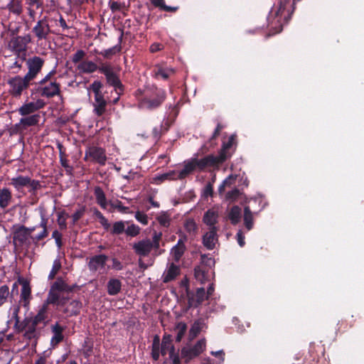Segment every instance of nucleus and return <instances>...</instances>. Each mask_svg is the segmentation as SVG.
Returning a JSON list of instances; mask_svg holds the SVG:
<instances>
[{
  "label": "nucleus",
  "mask_w": 364,
  "mask_h": 364,
  "mask_svg": "<svg viewBox=\"0 0 364 364\" xmlns=\"http://www.w3.org/2000/svg\"><path fill=\"white\" fill-rule=\"evenodd\" d=\"M205 348V339H200L191 348L183 347L181 349V355L183 358H188V360L193 359L198 356L203 352Z\"/></svg>",
  "instance_id": "9b49d317"
},
{
  "label": "nucleus",
  "mask_w": 364,
  "mask_h": 364,
  "mask_svg": "<svg viewBox=\"0 0 364 364\" xmlns=\"http://www.w3.org/2000/svg\"><path fill=\"white\" fill-rule=\"evenodd\" d=\"M32 32L36 37L37 41L48 39V36L51 33V30L48 23L47 18L44 17L39 20L33 28Z\"/></svg>",
  "instance_id": "0eeeda50"
},
{
  "label": "nucleus",
  "mask_w": 364,
  "mask_h": 364,
  "mask_svg": "<svg viewBox=\"0 0 364 364\" xmlns=\"http://www.w3.org/2000/svg\"><path fill=\"white\" fill-rule=\"evenodd\" d=\"M287 22L288 21L279 17H276V16L273 14L269 18V26L270 28L274 31V33H277L282 31L284 24Z\"/></svg>",
  "instance_id": "c756f323"
},
{
  "label": "nucleus",
  "mask_w": 364,
  "mask_h": 364,
  "mask_svg": "<svg viewBox=\"0 0 364 364\" xmlns=\"http://www.w3.org/2000/svg\"><path fill=\"white\" fill-rule=\"evenodd\" d=\"M186 294L188 298L187 309L197 308L206 299L205 291L203 287L198 288L196 293L187 289Z\"/></svg>",
  "instance_id": "6e6552de"
},
{
  "label": "nucleus",
  "mask_w": 364,
  "mask_h": 364,
  "mask_svg": "<svg viewBox=\"0 0 364 364\" xmlns=\"http://www.w3.org/2000/svg\"><path fill=\"white\" fill-rule=\"evenodd\" d=\"M151 4L156 8L168 12H175L178 7L166 6L164 0H149Z\"/></svg>",
  "instance_id": "58836bf2"
},
{
  "label": "nucleus",
  "mask_w": 364,
  "mask_h": 364,
  "mask_svg": "<svg viewBox=\"0 0 364 364\" xmlns=\"http://www.w3.org/2000/svg\"><path fill=\"white\" fill-rule=\"evenodd\" d=\"M90 88L95 94V96L102 95L100 90L102 88V83L100 81L95 80L90 85Z\"/></svg>",
  "instance_id": "680f3d73"
},
{
  "label": "nucleus",
  "mask_w": 364,
  "mask_h": 364,
  "mask_svg": "<svg viewBox=\"0 0 364 364\" xmlns=\"http://www.w3.org/2000/svg\"><path fill=\"white\" fill-rule=\"evenodd\" d=\"M108 257L105 255H98L92 257L88 262V268L91 272H96L99 267H105Z\"/></svg>",
  "instance_id": "aec40b11"
},
{
  "label": "nucleus",
  "mask_w": 364,
  "mask_h": 364,
  "mask_svg": "<svg viewBox=\"0 0 364 364\" xmlns=\"http://www.w3.org/2000/svg\"><path fill=\"white\" fill-rule=\"evenodd\" d=\"M46 103L42 100H38L36 102H29L24 103L18 109V112L23 117L32 115L36 114V112L43 108Z\"/></svg>",
  "instance_id": "f8f14e48"
},
{
  "label": "nucleus",
  "mask_w": 364,
  "mask_h": 364,
  "mask_svg": "<svg viewBox=\"0 0 364 364\" xmlns=\"http://www.w3.org/2000/svg\"><path fill=\"white\" fill-rule=\"evenodd\" d=\"M228 218L232 225H237L241 218V208L238 205H234L231 208Z\"/></svg>",
  "instance_id": "c9c22d12"
},
{
  "label": "nucleus",
  "mask_w": 364,
  "mask_h": 364,
  "mask_svg": "<svg viewBox=\"0 0 364 364\" xmlns=\"http://www.w3.org/2000/svg\"><path fill=\"white\" fill-rule=\"evenodd\" d=\"M122 283L116 278H111L107 283V291L110 296L117 295L122 290Z\"/></svg>",
  "instance_id": "a878e982"
},
{
  "label": "nucleus",
  "mask_w": 364,
  "mask_h": 364,
  "mask_svg": "<svg viewBox=\"0 0 364 364\" xmlns=\"http://www.w3.org/2000/svg\"><path fill=\"white\" fill-rule=\"evenodd\" d=\"M47 223H48V219L46 218L45 217L42 216L41 221L39 226L43 228V231L41 233H39L38 235L36 236L35 239L37 241H41V240H43L44 238H46V237H48V229H47Z\"/></svg>",
  "instance_id": "49530a36"
},
{
  "label": "nucleus",
  "mask_w": 364,
  "mask_h": 364,
  "mask_svg": "<svg viewBox=\"0 0 364 364\" xmlns=\"http://www.w3.org/2000/svg\"><path fill=\"white\" fill-rule=\"evenodd\" d=\"M61 268V263L58 259L54 260L52 269L48 275V279H53Z\"/></svg>",
  "instance_id": "8fccbe9b"
},
{
  "label": "nucleus",
  "mask_w": 364,
  "mask_h": 364,
  "mask_svg": "<svg viewBox=\"0 0 364 364\" xmlns=\"http://www.w3.org/2000/svg\"><path fill=\"white\" fill-rule=\"evenodd\" d=\"M151 240L143 239L137 242L134 243L132 248L138 256L145 257L151 253Z\"/></svg>",
  "instance_id": "2eb2a0df"
},
{
  "label": "nucleus",
  "mask_w": 364,
  "mask_h": 364,
  "mask_svg": "<svg viewBox=\"0 0 364 364\" xmlns=\"http://www.w3.org/2000/svg\"><path fill=\"white\" fill-rule=\"evenodd\" d=\"M48 304L45 301L42 306L39 308L38 313L33 317H30V321L33 322L35 325H39L41 323L43 324L45 326L47 324L46 320L48 319Z\"/></svg>",
  "instance_id": "dca6fc26"
},
{
  "label": "nucleus",
  "mask_w": 364,
  "mask_h": 364,
  "mask_svg": "<svg viewBox=\"0 0 364 364\" xmlns=\"http://www.w3.org/2000/svg\"><path fill=\"white\" fill-rule=\"evenodd\" d=\"M180 274V268L178 265L171 263L168 269L164 273L163 282L168 283L174 280Z\"/></svg>",
  "instance_id": "bb28decb"
},
{
  "label": "nucleus",
  "mask_w": 364,
  "mask_h": 364,
  "mask_svg": "<svg viewBox=\"0 0 364 364\" xmlns=\"http://www.w3.org/2000/svg\"><path fill=\"white\" fill-rule=\"evenodd\" d=\"M290 1L291 0H279L278 8L274 11V15H275L276 17H279L289 21L292 13L290 8H288L289 6Z\"/></svg>",
  "instance_id": "a211bd4d"
},
{
  "label": "nucleus",
  "mask_w": 364,
  "mask_h": 364,
  "mask_svg": "<svg viewBox=\"0 0 364 364\" xmlns=\"http://www.w3.org/2000/svg\"><path fill=\"white\" fill-rule=\"evenodd\" d=\"M153 75L156 79L166 80V79H168L169 75L166 72V70H154V73L153 74Z\"/></svg>",
  "instance_id": "69168bd1"
},
{
  "label": "nucleus",
  "mask_w": 364,
  "mask_h": 364,
  "mask_svg": "<svg viewBox=\"0 0 364 364\" xmlns=\"http://www.w3.org/2000/svg\"><path fill=\"white\" fill-rule=\"evenodd\" d=\"M171 342L172 340L171 335H165L163 337L161 346V353L162 355H165L168 353H169L170 351H172V348H175Z\"/></svg>",
  "instance_id": "f704fd0d"
},
{
  "label": "nucleus",
  "mask_w": 364,
  "mask_h": 364,
  "mask_svg": "<svg viewBox=\"0 0 364 364\" xmlns=\"http://www.w3.org/2000/svg\"><path fill=\"white\" fill-rule=\"evenodd\" d=\"M85 161H91L104 166L107 161L105 150L102 147L88 144L85 151Z\"/></svg>",
  "instance_id": "20e7f679"
},
{
  "label": "nucleus",
  "mask_w": 364,
  "mask_h": 364,
  "mask_svg": "<svg viewBox=\"0 0 364 364\" xmlns=\"http://www.w3.org/2000/svg\"><path fill=\"white\" fill-rule=\"evenodd\" d=\"M9 295V288L6 284L0 287V307L6 301Z\"/></svg>",
  "instance_id": "09e8293b"
},
{
  "label": "nucleus",
  "mask_w": 364,
  "mask_h": 364,
  "mask_svg": "<svg viewBox=\"0 0 364 364\" xmlns=\"http://www.w3.org/2000/svg\"><path fill=\"white\" fill-rule=\"evenodd\" d=\"M161 237H162V233L161 232H157L154 231L153 236H152V240H151V250H154V254L156 255H160L164 252V250L159 249L160 240H161Z\"/></svg>",
  "instance_id": "72a5a7b5"
},
{
  "label": "nucleus",
  "mask_w": 364,
  "mask_h": 364,
  "mask_svg": "<svg viewBox=\"0 0 364 364\" xmlns=\"http://www.w3.org/2000/svg\"><path fill=\"white\" fill-rule=\"evenodd\" d=\"M60 163L61 166L65 168L66 173L68 175H72L73 171V167L69 164V161L67 159V156L60 157Z\"/></svg>",
  "instance_id": "6e6d98bb"
},
{
  "label": "nucleus",
  "mask_w": 364,
  "mask_h": 364,
  "mask_svg": "<svg viewBox=\"0 0 364 364\" xmlns=\"http://www.w3.org/2000/svg\"><path fill=\"white\" fill-rule=\"evenodd\" d=\"M235 140V136L231 135L228 141H224L220 151H219L218 156L224 158V162L232 156V153L230 152V149L232 148Z\"/></svg>",
  "instance_id": "cd10ccee"
},
{
  "label": "nucleus",
  "mask_w": 364,
  "mask_h": 364,
  "mask_svg": "<svg viewBox=\"0 0 364 364\" xmlns=\"http://www.w3.org/2000/svg\"><path fill=\"white\" fill-rule=\"evenodd\" d=\"M37 90L41 97L50 98L59 94L60 85L55 82H51L48 85L38 87Z\"/></svg>",
  "instance_id": "f3484780"
},
{
  "label": "nucleus",
  "mask_w": 364,
  "mask_h": 364,
  "mask_svg": "<svg viewBox=\"0 0 364 364\" xmlns=\"http://www.w3.org/2000/svg\"><path fill=\"white\" fill-rule=\"evenodd\" d=\"M205 326L204 321L201 318L196 320L193 324L192 325L189 333L192 337H196L200 332L202 331L203 328Z\"/></svg>",
  "instance_id": "ea45409f"
},
{
  "label": "nucleus",
  "mask_w": 364,
  "mask_h": 364,
  "mask_svg": "<svg viewBox=\"0 0 364 364\" xmlns=\"http://www.w3.org/2000/svg\"><path fill=\"white\" fill-rule=\"evenodd\" d=\"M26 187H28L30 188L29 191H28L30 193H35V192L37 190L41 188V183H40V182L38 181L32 180L29 177V182H28V183Z\"/></svg>",
  "instance_id": "bf43d9fd"
},
{
  "label": "nucleus",
  "mask_w": 364,
  "mask_h": 364,
  "mask_svg": "<svg viewBox=\"0 0 364 364\" xmlns=\"http://www.w3.org/2000/svg\"><path fill=\"white\" fill-rule=\"evenodd\" d=\"M186 230L189 233H194L197 230V226L196 223L192 219H188L184 224Z\"/></svg>",
  "instance_id": "13d9d810"
},
{
  "label": "nucleus",
  "mask_w": 364,
  "mask_h": 364,
  "mask_svg": "<svg viewBox=\"0 0 364 364\" xmlns=\"http://www.w3.org/2000/svg\"><path fill=\"white\" fill-rule=\"evenodd\" d=\"M94 112L97 117L102 116L107 107V101L105 100L103 95L95 96V102L93 103Z\"/></svg>",
  "instance_id": "b1692460"
},
{
  "label": "nucleus",
  "mask_w": 364,
  "mask_h": 364,
  "mask_svg": "<svg viewBox=\"0 0 364 364\" xmlns=\"http://www.w3.org/2000/svg\"><path fill=\"white\" fill-rule=\"evenodd\" d=\"M86 210L85 206H82L80 209L76 210L72 215V223L75 225L85 214Z\"/></svg>",
  "instance_id": "4d7b16f0"
},
{
  "label": "nucleus",
  "mask_w": 364,
  "mask_h": 364,
  "mask_svg": "<svg viewBox=\"0 0 364 364\" xmlns=\"http://www.w3.org/2000/svg\"><path fill=\"white\" fill-rule=\"evenodd\" d=\"M156 220L164 228H168L170 225L171 219L168 215L166 213H163L160 215L157 216Z\"/></svg>",
  "instance_id": "864d4df0"
},
{
  "label": "nucleus",
  "mask_w": 364,
  "mask_h": 364,
  "mask_svg": "<svg viewBox=\"0 0 364 364\" xmlns=\"http://www.w3.org/2000/svg\"><path fill=\"white\" fill-rule=\"evenodd\" d=\"M196 162L198 169L201 171L208 167L218 168L224 163V158L218 155L209 154L200 159L196 158Z\"/></svg>",
  "instance_id": "423d86ee"
},
{
  "label": "nucleus",
  "mask_w": 364,
  "mask_h": 364,
  "mask_svg": "<svg viewBox=\"0 0 364 364\" xmlns=\"http://www.w3.org/2000/svg\"><path fill=\"white\" fill-rule=\"evenodd\" d=\"M52 237L55 239L57 247L60 249L63 247L62 234L57 230H54Z\"/></svg>",
  "instance_id": "0e129e2a"
},
{
  "label": "nucleus",
  "mask_w": 364,
  "mask_h": 364,
  "mask_svg": "<svg viewBox=\"0 0 364 364\" xmlns=\"http://www.w3.org/2000/svg\"><path fill=\"white\" fill-rule=\"evenodd\" d=\"M135 218L136 219L137 221H139V223L144 225H147L149 223L148 216L141 211L136 212Z\"/></svg>",
  "instance_id": "e2e57ef3"
},
{
  "label": "nucleus",
  "mask_w": 364,
  "mask_h": 364,
  "mask_svg": "<svg viewBox=\"0 0 364 364\" xmlns=\"http://www.w3.org/2000/svg\"><path fill=\"white\" fill-rule=\"evenodd\" d=\"M69 217V215L65 210L58 213L57 223L59 225L60 230H65L67 229L66 220Z\"/></svg>",
  "instance_id": "a18cd8bd"
},
{
  "label": "nucleus",
  "mask_w": 364,
  "mask_h": 364,
  "mask_svg": "<svg viewBox=\"0 0 364 364\" xmlns=\"http://www.w3.org/2000/svg\"><path fill=\"white\" fill-rule=\"evenodd\" d=\"M186 250V247L178 246V245L173 246L171 251L173 260L176 262H179Z\"/></svg>",
  "instance_id": "c03bdc74"
},
{
  "label": "nucleus",
  "mask_w": 364,
  "mask_h": 364,
  "mask_svg": "<svg viewBox=\"0 0 364 364\" xmlns=\"http://www.w3.org/2000/svg\"><path fill=\"white\" fill-rule=\"evenodd\" d=\"M218 228H209V231L203 237V244L208 250H213L218 241Z\"/></svg>",
  "instance_id": "6ab92c4d"
},
{
  "label": "nucleus",
  "mask_w": 364,
  "mask_h": 364,
  "mask_svg": "<svg viewBox=\"0 0 364 364\" xmlns=\"http://www.w3.org/2000/svg\"><path fill=\"white\" fill-rule=\"evenodd\" d=\"M151 134L154 139L158 141L161 138V135L164 134V133L163 132L160 127H156L153 129Z\"/></svg>",
  "instance_id": "774afa93"
},
{
  "label": "nucleus",
  "mask_w": 364,
  "mask_h": 364,
  "mask_svg": "<svg viewBox=\"0 0 364 364\" xmlns=\"http://www.w3.org/2000/svg\"><path fill=\"white\" fill-rule=\"evenodd\" d=\"M7 8L10 12L16 15H20L23 11L21 0H11L9 4L7 5Z\"/></svg>",
  "instance_id": "79ce46f5"
},
{
  "label": "nucleus",
  "mask_w": 364,
  "mask_h": 364,
  "mask_svg": "<svg viewBox=\"0 0 364 364\" xmlns=\"http://www.w3.org/2000/svg\"><path fill=\"white\" fill-rule=\"evenodd\" d=\"M29 182V177L18 176L15 178H12L9 184L14 187V188L20 191L24 187H26Z\"/></svg>",
  "instance_id": "2f4dec72"
},
{
  "label": "nucleus",
  "mask_w": 364,
  "mask_h": 364,
  "mask_svg": "<svg viewBox=\"0 0 364 364\" xmlns=\"http://www.w3.org/2000/svg\"><path fill=\"white\" fill-rule=\"evenodd\" d=\"M27 7L35 8L38 9L43 6L41 0H26Z\"/></svg>",
  "instance_id": "338daca9"
},
{
  "label": "nucleus",
  "mask_w": 364,
  "mask_h": 364,
  "mask_svg": "<svg viewBox=\"0 0 364 364\" xmlns=\"http://www.w3.org/2000/svg\"><path fill=\"white\" fill-rule=\"evenodd\" d=\"M31 42V36L26 34L23 36H18L13 37L9 42V48L18 56L22 55L21 60H25L26 53L28 49V45Z\"/></svg>",
  "instance_id": "7ed1b4c3"
},
{
  "label": "nucleus",
  "mask_w": 364,
  "mask_h": 364,
  "mask_svg": "<svg viewBox=\"0 0 364 364\" xmlns=\"http://www.w3.org/2000/svg\"><path fill=\"white\" fill-rule=\"evenodd\" d=\"M40 70H28V72L23 77H22V80L29 87L31 81L33 80L37 76Z\"/></svg>",
  "instance_id": "603ef678"
},
{
  "label": "nucleus",
  "mask_w": 364,
  "mask_h": 364,
  "mask_svg": "<svg viewBox=\"0 0 364 364\" xmlns=\"http://www.w3.org/2000/svg\"><path fill=\"white\" fill-rule=\"evenodd\" d=\"M136 96L141 109L154 110L164 103L166 98V92L162 88L152 86L146 87L144 91L138 90Z\"/></svg>",
  "instance_id": "f03ea898"
},
{
  "label": "nucleus",
  "mask_w": 364,
  "mask_h": 364,
  "mask_svg": "<svg viewBox=\"0 0 364 364\" xmlns=\"http://www.w3.org/2000/svg\"><path fill=\"white\" fill-rule=\"evenodd\" d=\"M140 230L141 228L138 225L132 224L125 229V234L127 236L136 237L140 233Z\"/></svg>",
  "instance_id": "3c124183"
},
{
  "label": "nucleus",
  "mask_w": 364,
  "mask_h": 364,
  "mask_svg": "<svg viewBox=\"0 0 364 364\" xmlns=\"http://www.w3.org/2000/svg\"><path fill=\"white\" fill-rule=\"evenodd\" d=\"M65 328L60 326L58 322L55 323L51 327L52 333H53V337L51 338L50 345L55 348L60 343H61L64 339V336L63 334Z\"/></svg>",
  "instance_id": "412c9836"
},
{
  "label": "nucleus",
  "mask_w": 364,
  "mask_h": 364,
  "mask_svg": "<svg viewBox=\"0 0 364 364\" xmlns=\"http://www.w3.org/2000/svg\"><path fill=\"white\" fill-rule=\"evenodd\" d=\"M41 119L39 114H33L32 115L26 116L22 117L18 124L14 125L12 128V133H17L20 129H26L29 127L36 126L38 124Z\"/></svg>",
  "instance_id": "4468645a"
},
{
  "label": "nucleus",
  "mask_w": 364,
  "mask_h": 364,
  "mask_svg": "<svg viewBox=\"0 0 364 364\" xmlns=\"http://www.w3.org/2000/svg\"><path fill=\"white\" fill-rule=\"evenodd\" d=\"M240 191L237 188H234L233 190L228 191L226 193V199L231 202L235 201L240 196Z\"/></svg>",
  "instance_id": "052dcab7"
},
{
  "label": "nucleus",
  "mask_w": 364,
  "mask_h": 364,
  "mask_svg": "<svg viewBox=\"0 0 364 364\" xmlns=\"http://www.w3.org/2000/svg\"><path fill=\"white\" fill-rule=\"evenodd\" d=\"M7 84L9 86V94L15 98H19L23 92L28 87L27 84L22 80V77L19 75L9 78Z\"/></svg>",
  "instance_id": "39448f33"
},
{
  "label": "nucleus",
  "mask_w": 364,
  "mask_h": 364,
  "mask_svg": "<svg viewBox=\"0 0 364 364\" xmlns=\"http://www.w3.org/2000/svg\"><path fill=\"white\" fill-rule=\"evenodd\" d=\"M27 228L24 225L19 226L14 232V241L16 245H22L27 240L28 232H26Z\"/></svg>",
  "instance_id": "393cba45"
},
{
  "label": "nucleus",
  "mask_w": 364,
  "mask_h": 364,
  "mask_svg": "<svg viewBox=\"0 0 364 364\" xmlns=\"http://www.w3.org/2000/svg\"><path fill=\"white\" fill-rule=\"evenodd\" d=\"M82 303L79 300H72L62 309V312L68 316H77L80 314Z\"/></svg>",
  "instance_id": "4be33fe9"
},
{
  "label": "nucleus",
  "mask_w": 364,
  "mask_h": 364,
  "mask_svg": "<svg viewBox=\"0 0 364 364\" xmlns=\"http://www.w3.org/2000/svg\"><path fill=\"white\" fill-rule=\"evenodd\" d=\"M18 283L21 285V290L20 294V303L26 309H29L30 302L32 299L31 287L30 282L23 278L18 279Z\"/></svg>",
  "instance_id": "1a4fd4ad"
},
{
  "label": "nucleus",
  "mask_w": 364,
  "mask_h": 364,
  "mask_svg": "<svg viewBox=\"0 0 364 364\" xmlns=\"http://www.w3.org/2000/svg\"><path fill=\"white\" fill-rule=\"evenodd\" d=\"M176 329L178 331L176 341L180 342L186 332L187 325L184 322H179L177 323Z\"/></svg>",
  "instance_id": "de8ad7c7"
},
{
  "label": "nucleus",
  "mask_w": 364,
  "mask_h": 364,
  "mask_svg": "<svg viewBox=\"0 0 364 364\" xmlns=\"http://www.w3.org/2000/svg\"><path fill=\"white\" fill-rule=\"evenodd\" d=\"M105 75L107 83L113 87L116 93L122 95L124 91V86L122 85L119 76L113 72V70H101Z\"/></svg>",
  "instance_id": "9d476101"
},
{
  "label": "nucleus",
  "mask_w": 364,
  "mask_h": 364,
  "mask_svg": "<svg viewBox=\"0 0 364 364\" xmlns=\"http://www.w3.org/2000/svg\"><path fill=\"white\" fill-rule=\"evenodd\" d=\"M176 175V172L175 171H171L168 173L156 176L153 178V183L159 185L166 180L178 179Z\"/></svg>",
  "instance_id": "e433bc0d"
},
{
  "label": "nucleus",
  "mask_w": 364,
  "mask_h": 364,
  "mask_svg": "<svg viewBox=\"0 0 364 364\" xmlns=\"http://www.w3.org/2000/svg\"><path fill=\"white\" fill-rule=\"evenodd\" d=\"M244 224L247 230H250L253 228V215L249 206L244 208Z\"/></svg>",
  "instance_id": "4c0bfd02"
},
{
  "label": "nucleus",
  "mask_w": 364,
  "mask_h": 364,
  "mask_svg": "<svg viewBox=\"0 0 364 364\" xmlns=\"http://www.w3.org/2000/svg\"><path fill=\"white\" fill-rule=\"evenodd\" d=\"M128 221L119 220L113 223L112 228L110 230L112 235H119L125 232V225L128 224Z\"/></svg>",
  "instance_id": "a19ab883"
},
{
  "label": "nucleus",
  "mask_w": 364,
  "mask_h": 364,
  "mask_svg": "<svg viewBox=\"0 0 364 364\" xmlns=\"http://www.w3.org/2000/svg\"><path fill=\"white\" fill-rule=\"evenodd\" d=\"M44 64V60L38 56L30 58L26 61L28 68H41Z\"/></svg>",
  "instance_id": "37998d69"
},
{
  "label": "nucleus",
  "mask_w": 364,
  "mask_h": 364,
  "mask_svg": "<svg viewBox=\"0 0 364 364\" xmlns=\"http://www.w3.org/2000/svg\"><path fill=\"white\" fill-rule=\"evenodd\" d=\"M12 201V193L8 188H0V208H6Z\"/></svg>",
  "instance_id": "c85d7f7f"
},
{
  "label": "nucleus",
  "mask_w": 364,
  "mask_h": 364,
  "mask_svg": "<svg viewBox=\"0 0 364 364\" xmlns=\"http://www.w3.org/2000/svg\"><path fill=\"white\" fill-rule=\"evenodd\" d=\"M94 195L95 196L97 203L101 207V208L106 209L107 206V201L102 188L100 186H95L94 189Z\"/></svg>",
  "instance_id": "473e14b6"
},
{
  "label": "nucleus",
  "mask_w": 364,
  "mask_h": 364,
  "mask_svg": "<svg viewBox=\"0 0 364 364\" xmlns=\"http://www.w3.org/2000/svg\"><path fill=\"white\" fill-rule=\"evenodd\" d=\"M218 214L213 210H208L204 214L203 220L205 224L209 226V228H217L215 224L218 223Z\"/></svg>",
  "instance_id": "7c9ffc66"
},
{
  "label": "nucleus",
  "mask_w": 364,
  "mask_h": 364,
  "mask_svg": "<svg viewBox=\"0 0 364 364\" xmlns=\"http://www.w3.org/2000/svg\"><path fill=\"white\" fill-rule=\"evenodd\" d=\"M71 60L77 68H96L95 65L87 58L86 53L77 50L71 57Z\"/></svg>",
  "instance_id": "ddd939ff"
},
{
  "label": "nucleus",
  "mask_w": 364,
  "mask_h": 364,
  "mask_svg": "<svg viewBox=\"0 0 364 364\" xmlns=\"http://www.w3.org/2000/svg\"><path fill=\"white\" fill-rule=\"evenodd\" d=\"M196 169H198V167L196 158H192L191 160L185 162L183 168L177 175V178L180 180L183 179Z\"/></svg>",
  "instance_id": "5701e85b"
},
{
  "label": "nucleus",
  "mask_w": 364,
  "mask_h": 364,
  "mask_svg": "<svg viewBox=\"0 0 364 364\" xmlns=\"http://www.w3.org/2000/svg\"><path fill=\"white\" fill-rule=\"evenodd\" d=\"M77 287L76 284L68 285L61 277H58L51 285L46 301L48 305H55L58 309L62 311L69 304L70 299L68 295L64 294L73 292Z\"/></svg>",
  "instance_id": "f257e3e1"
},
{
  "label": "nucleus",
  "mask_w": 364,
  "mask_h": 364,
  "mask_svg": "<svg viewBox=\"0 0 364 364\" xmlns=\"http://www.w3.org/2000/svg\"><path fill=\"white\" fill-rule=\"evenodd\" d=\"M30 317H26L22 321H19L18 323L17 326H14L15 330L18 333H21L23 331L26 329V327L29 325L30 321Z\"/></svg>",
  "instance_id": "5fc2aeb1"
}]
</instances>
